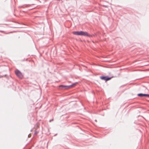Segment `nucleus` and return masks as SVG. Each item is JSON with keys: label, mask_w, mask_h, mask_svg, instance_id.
<instances>
[{"label": "nucleus", "mask_w": 149, "mask_h": 149, "mask_svg": "<svg viewBox=\"0 0 149 149\" xmlns=\"http://www.w3.org/2000/svg\"><path fill=\"white\" fill-rule=\"evenodd\" d=\"M72 33L74 35L86 36L89 38L95 36V35L93 34L90 35L87 32L83 31H73Z\"/></svg>", "instance_id": "obj_1"}, {"label": "nucleus", "mask_w": 149, "mask_h": 149, "mask_svg": "<svg viewBox=\"0 0 149 149\" xmlns=\"http://www.w3.org/2000/svg\"><path fill=\"white\" fill-rule=\"evenodd\" d=\"M113 77H109L108 76H102L100 77V78L102 80H103L107 81L111 80Z\"/></svg>", "instance_id": "obj_2"}, {"label": "nucleus", "mask_w": 149, "mask_h": 149, "mask_svg": "<svg viewBox=\"0 0 149 149\" xmlns=\"http://www.w3.org/2000/svg\"><path fill=\"white\" fill-rule=\"evenodd\" d=\"M15 73L16 75L20 79H22L23 78V75L21 72L18 70H16L15 71Z\"/></svg>", "instance_id": "obj_3"}, {"label": "nucleus", "mask_w": 149, "mask_h": 149, "mask_svg": "<svg viewBox=\"0 0 149 149\" xmlns=\"http://www.w3.org/2000/svg\"><path fill=\"white\" fill-rule=\"evenodd\" d=\"M59 87L61 89L63 90L67 89L70 88L69 85L66 86L63 85H61L59 86Z\"/></svg>", "instance_id": "obj_4"}, {"label": "nucleus", "mask_w": 149, "mask_h": 149, "mask_svg": "<svg viewBox=\"0 0 149 149\" xmlns=\"http://www.w3.org/2000/svg\"><path fill=\"white\" fill-rule=\"evenodd\" d=\"M137 95L138 96L141 97H149V94H148L140 93L138 94Z\"/></svg>", "instance_id": "obj_5"}, {"label": "nucleus", "mask_w": 149, "mask_h": 149, "mask_svg": "<svg viewBox=\"0 0 149 149\" xmlns=\"http://www.w3.org/2000/svg\"><path fill=\"white\" fill-rule=\"evenodd\" d=\"M77 83H78L77 82H75V83H74L72 85H69V88H70V87H72V86H75L76 85V84Z\"/></svg>", "instance_id": "obj_6"}, {"label": "nucleus", "mask_w": 149, "mask_h": 149, "mask_svg": "<svg viewBox=\"0 0 149 149\" xmlns=\"http://www.w3.org/2000/svg\"><path fill=\"white\" fill-rule=\"evenodd\" d=\"M38 133V132H37V131L36 132L34 133V135H35V134H37Z\"/></svg>", "instance_id": "obj_7"}, {"label": "nucleus", "mask_w": 149, "mask_h": 149, "mask_svg": "<svg viewBox=\"0 0 149 149\" xmlns=\"http://www.w3.org/2000/svg\"><path fill=\"white\" fill-rule=\"evenodd\" d=\"M31 136V134H29L28 135V137H30Z\"/></svg>", "instance_id": "obj_8"}, {"label": "nucleus", "mask_w": 149, "mask_h": 149, "mask_svg": "<svg viewBox=\"0 0 149 149\" xmlns=\"http://www.w3.org/2000/svg\"><path fill=\"white\" fill-rule=\"evenodd\" d=\"M104 6L105 7H107V6Z\"/></svg>", "instance_id": "obj_9"}, {"label": "nucleus", "mask_w": 149, "mask_h": 149, "mask_svg": "<svg viewBox=\"0 0 149 149\" xmlns=\"http://www.w3.org/2000/svg\"><path fill=\"white\" fill-rule=\"evenodd\" d=\"M52 120H50L49 122H51V121H52Z\"/></svg>", "instance_id": "obj_10"}, {"label": "nucleus", "mask_w": 149, "mask_h": 149, "mask_svg": "<svg viewBox=\"0 0 149 149\" xmlns=\"http://www.w3.org/2000/svg\"><path fill=\"white\" fill-rule=\"evenodd\" d=\"M95 121H96H96H97V120H95Z\"/></svg>", "instance_id": "obj_11"}, {"label": "nucleus", "mask_w": 149, "mask_h": 149, "mask_svg": "<svg viewBox=\"0 0 149 149\" xmlns=\"http://www.w3.org/2000/svg\"><path fill=\"white\" fill-rule=\"evenodd\" d=\"M21 7H23V6H21Z\"/></svg>", "instance_id": "obj_12"}, {"label": "nucleus", "mask_w": 149, "mask_h": 149, "mask_svg": "<svg viewBox=\"0 0 149 149\" xmlns=\"http://www.w3.org/2000/svg\"><path fill=\"white\" fill-rule=\"evenodd\" d=\"M32 131V130H31V131Z\"/></svg>", "instance_id": "obj_13"}]
</instances>
